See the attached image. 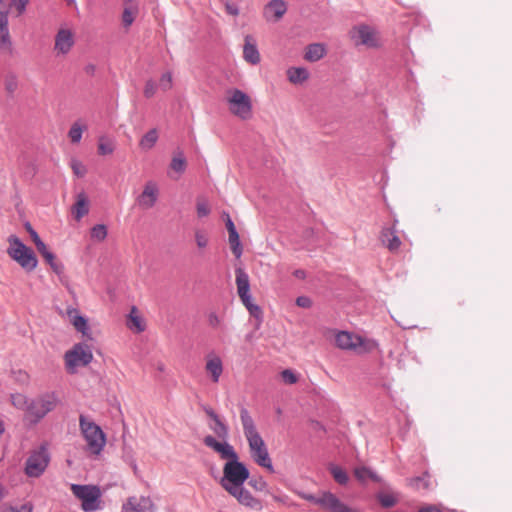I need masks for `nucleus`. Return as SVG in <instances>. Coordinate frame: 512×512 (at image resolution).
Instances as JSON below:
<instances>
[{
    "label": "nucleus",
    "instance_id": "30",
    "mask_svg": "<svg viewBox=\"0 0 512 512\" xmlns=\"http://www.w3.org/2000/svg\"><path fill=\"white\" fill-rule=\"evenodd\" d=\"M430 475L425 472L421 476L412 477L408 479V485L416 490L429 489L430 488Z\"/></svg>",
    "mask_w": 512,
    "mask_h": 512
},
{
    "label": "nucleus",
    "instance_id": "22",
    "mask_svg": "<svg viewBox=\"0 0 512 512\" xmlns=\"http://www.w3.org/2000/svg\"><path fill=\"white\" fill-rule=\"evenodd\" d=\"M71 212L77 221H80L89 212V200L85 192L77 194L75 204L72 206Z\"/></svg>",
    "mask_w": 512,
    "mask_h": 512
},
{
    "label": "nucleus",
    "instance_id": "7",
    "mask_svg": "<svg viewBox=\"0 0 512 512\" xmlns=\"http://www.w3.org/2000/svg\"><path fill=\"white\" fill-rule=\"evenodd\" d=\"M302 498L319 505L322 509L329 512H362L359 509L347 506L335 494L329 491L322 492L319 496L303 494Z\"/></svg>",
    "mask_w": 512,
    "mask_h": 512
},
{
    "label": "nucleus",
    "instance_id": "47",
    "mask_svg": "<svg viewBox=\"0 0 512 512\" xmlns=\"http://www.w3.org/2000/svg\"><path fill=\"white\" fill-rule=\"evenodd\" d=\"M196 208H197V215L200 218L206 217L210 214L209 205L205 201H198Z\"/></svg>",
    "mask_w": 512,
    "mask_h": 512
},
{
    "label": "nucleus",
    "instance_id": "44",
    "mask_svg": "<svg viewBox=\"0 0 512 512\" xmlns=\"http://www.w3.org/2000/svg\"><path fill=\"white\" fill-rule=\"evenodd\" d=\"M2 512H33L32 503L28 502L21 505L19 508H15L13 506H6L2 510Z\"/></svg>",
    "mask_w": 512,
    "mask_h": 512
},
{
    "label": "nucleus",
    "instance_id": "50",
    "mask_svg": "<svg viewBox=\"0 0 512 512\" xmlns=\"http://www.w3.org/2000/svg\"><path fill=\"white\" fill-rule=\"evenodd\" d=\"M160 83H161V87L164 90H169L172 87V75H171V73H169V72L164 73L161 76Z\"/></svg>",
    "mask_w": 512,
    "mask_h": 512
},
{
    "label": "nucleus",
    "instance_id": "58",
    "mask_svg": "<svg viewBox=\"0 0 512 512\" xmlns=\"http://www.w3.org/2000/svg\"><path fill=\"white\" fill-rule=\"evenodd\" d=\"M243 305L248 309V307H250V305H254V303L252 302V297L250 294L248 295H244V296H241L240 297Z\"/></svg>",
    "mask_w": 512,
    "mask_h": 512
},
{
    "label": "nucleus",
    "instance_id": "56",
    "mask_svg": "<svg viewBox=\"0 0 512 512\" xmlns=\"http://www.w3.org/2000/svg\"><path fill=\"white\" fill-rule=\"evenodd\" d=\"M417 512H442V509L437 505H427L420 508Z\"/></svg>",
    "mask_w": 512,
    "mask_h": 512
},
{
    "label": "nucleus",
    "instance_id": "1",
    "mask_svg": "<svg viewBox=\"0 0 512 512\" xmlns=\"http://www.w3.org/2000/svg\"><path fill=\"white\" fill-rule=\"evenodd\" d=\"M205 446L219 453L222 459L227 460L223 466V476L220 485L228 493H233L235 488L244 485L249 479V470L246 465L239 461L237 452L228 442H219L213 436L207 435L203 439Z\"/></svg>",
    "mask_w": 512,
    "mask_h": 512
},
{
    "label": "nucleus",
    "instance_id": "63",
    "mask_svg": "<svg viewBox=\"0 0 512 512\" xmlns=\"http://www.w3.org/2000/svg\"><path fill=\"white\" fill-rule=\"evenodd\" d=\"M131 468L133 469V472H134L135 474H137V473H138V467H137V464H136V462H135L134 460H133V461H131Z\"/></svg>",
    "mask_w": 512,
    "mask_h": 512
},
{
    "label": "nucleus",
    "instance_id": "11",
    "mask_svg": "<svg viewBox=\"0 0 512 512\" xmlns=\"http://www.w3.org/2000/svg\"><path fill=\"white\" fill-rule=\"evenodd\" d=\"M350 35L355 45H364L369 48L379 46L377 33L374 28L368 25H359L350 31Z\"/></svg>",
    "mask_w": 512,
    "mask_h": 512
},
{
    "label": "nucleus",
    "instance_id": "62",
    "mask_svg": "<svg viewBox=\"0 0 512 512\" xmlns=\"http://www.w3.org/2000/svg\"><path fill=\"white\" fill-rule=\"evenodd\" d=\"M369 479L375 481V482H379L380 481V478L377 476L376 473H374L373 471L370 470V474H369Z\"/></svg>",
    "mask_w": 512,
    "mask_h": 512
},
{
    "label": "nucleus",
    "instance_id": "53",
    "mask_svg": "<svg viewBox=\"0 0 512 512\" xmlns=\"http://www.w3.org/2000/svg\"><path fill=\"white\" fill-rule=\"evenodd\" d=\"M225 9L226 12L232 16H238L239 15V8L236 4L230 3L229 1L225 2Z\"/></svg>",
    "mask_w": 512,
    "mask_h": 512
},
{
    "label": "nucleus",
    "instance_id": "9",
    "mask_svg": "<svg viewBox=\"0 0 512 512\" xmlns=\"http://www.w3.org/2000/svg\"><path fill=\"white\" fill-rule=\"evenodd\" d=\"M50 462V455L45 446L33 451L26 460L25 473L29 477H39L46 470Z\"/></svg>",
    "mask_w": 512,
    "mask_h": 512
},
{
    "label": "nucleus",
    "instance_id": "46",
    "mask_svg": "<svg viewBox=\"0 0 512 512\" xmlns=\"http://www.w3.org/2000/svg\"><path fill=\"white\" fill-rule=\"evenodd\" d=\"M369 474L370 469L367 467H357L354 470V475L360 482H365L369 478Z\"/></svg>",
    "mask_w": 512,
    "mask_h": 512
},
{
    "label": "nucleus",
    "instance_id": "18",
    "mask_svg": "<svg viewBox=\"0 0 512 512\" xmlns=\"http://www.w3.org/2000/svg\"><path fill=\"white\" fill-rule=\"evenodd\" d=\"M203 409L207 416L213 421V425H210V429L218 438L223 439L224 442H226V439L229 436L228 426L220 419L219 415L211 407L205 406Z\"/></svg>",
    "mask_w": 512,
    "mask_h": 512
},
{
    "label": "nucleus",
    "instance_id": "28",
    "mask_svg": "<svg viewBox=\"0 0 512 512\" xmlns=\"http://www.w3.org/2000/svg\"><path fill=\"white\" fill-rule=\"evenodd\" d=\"M125 5L126 6L122 13V24L125 28H128L133 24L138 14V6L133 3Z\"/></svg>",
    "mask_w": 512,
    "mask_h": 512
},
{
    "label": "nucleus",
    "instance_id": "25",
    "mask_svg": "<svg viewBox=\"0 0 512 512\" xmlns=\"http://www.w3.org/2000/svg\"><path fill=\"white\" fill-rule=\"evenodd\" d=\"M326 54V48L323 44L313 43L306 47L304 58L310 62H316L322 59Z\"/></svg>",
    "mask_w": 512,
    "mask_h": 512
},
{
    "label": "nucleus",
    "instance_id": "36",
    "mask_svg": "<svg viewBox=\"0 0 512 512\" xmlns=\"http://www.w3.org/2000/svg\"><path fill=\"white\" fill-rule=\"evenodd\" d=\"M87 129V126L80 125L79 122H75L72 124L68 136L72 143L77 144L81 141L82 133Z\"/></svg>",
    "mask_w": 512,
    "mask_h": 512
},
{
    "label": "nucleus",
    "instance_id": "54",
    "mask_svg": "<svg viewBox=\"0 0 512 512\" xmlns=\"http://www.w3.org/2000/svg\"><path fill=\"white\" fill-rule=\"evenodd\" d=\"M208 323L211 327L213 328H217L220 323H221V320L219 318V316L214 313V312H211L209 315H208Z\"/></svg>",
    "mask_w": 512,
    "mask_h": 512
},
{
    "label": "nucleus",
    "instance_id": "23",
    "mask_svg": "<svg viewBox=\"0 0 512 512\" xmlns=\"http://www.w3.org/2000/svg\"><path fill=\"white\" fill-rule=\"evenodd\" d=\"M67 314L71 318L72 324L76 330L81 332L83 336L87 337L88 339H92L90 336V329L87 320L78 314V310L74 308H68Z\"/></svg>",
    "mask_w": 512,
    "mask_h": 512
},
{
    "label": "nucleus",
    "instance_id": "8",
    "mask_svg": "<svg viewBox=\"0 0 512 512\" xmlns=\"http://www.w3.org/2000/svg\"><path fill=\"white\" fill-rule=\"evenodd\" d=\"M72 493L82 501V509L86 512L96 511L99 509L100 490L96 486L90 485H71Z\"/></svg>",
    "mask_w": 512,
    "mask_h": 512
},
{
    "label": "nucleus",
    "instance_id": "40",
    "mask_svg": "<svg viewBox=\"0 0 512 512\" xmlns=\"http://www.w3.org/2000/svg\"><path fill=\"white\" fill-rule=\"evenodd\" d=\"M12 404L19 409H24L26 411V406L30 401L22 394H12L11 395Z\"/></svg>",
    "mask_w": 512,
    "mask_h": 512
},
{
    "label": "nucleus",
    "instance_id": "19",
    "mask_svg": "<svg viewBox=\"0 0 512 512\" xmlns=\"http://www.w3.org/2000/svg\"><path fill=\"white\" fill-rule=\"evenodd\" d=\"M158 198V188L155 183H146L144 190L137 198V203L144 209L152 208Z\"/></svg>",
    "mask_w": 512,
    "mask_h": 512
},
{
    "label": "nucleus",
    "instance_id": "31",
    "mask_svg": "<svg viewBox=\"0 0 512 512\" xmlns=\"http://www.w3.org/2000/svg\"><path fill=\"white\" fill-rule=\"evenodd\" d=\"M229 235V243L231 246L232 253L238 259L241 257L243 253V248L240 243V238L237 230L228 232Z\"/></svg>",
    "mask_w": 512,
    "mask_h": 512
},
{
    "label": "nucleus",
    "instance_id": "51",
    "mask_svg": "<svg viewBox=\"0 0 512 512\" xmlns=\"http://www.w3.org/2000/svg\"><path fill=\"white\" fill-rule=\"evenodd\" d=\"M296 304L301 308H310L312 306V300L307 296H299L296 299Z\"/></svg>",
    "mask_w": 512,
    "mask_h": 512
},
{
    "label": "nucleus",
    "instance_id": "2",
    "mask_svg": "<svg viewBox=\"0 0 512 512\" xmlns=\"http://www.w3.org/2000/svg\"><path fill=\"white\" fill-rule=\"evenodd\" d=\"M240 419L243 433L248 442L251 458L257 465L266 468L270 472H274L268 448L258 432L253 418L245 407H242L240 410Z\"/></svg>",
    "mask_w": 512,
    "mask_h": 512
},
{
    "label": "nucleus",
    "instance_id": "60",
    "mask_svg": "<svg viewBox=\"0 0 512 512\" xmlns=\"http://www.w3.org/2000/svg\"><path fill=\"white\" fill-rule=\"evenodd\" d=\"M27 231L29 232L33 242L37 241V238H40L38 233L31 227L29 223L26 224Z\"/></svg>",
    "mask_w": 512,
    "mask_h": 512
},
{
    "label": "nucleus",
    "instance_id": "16",
    "mask_svg": "<svg viewBox=\"0 0 512 512\" xmlns=\"http://www.w3.org/2000/svg\"><path fill=\"white\" fill-rule=\"evenodd\" d=\"M287 11L286 3L283 0H271L264 8L263 16L267 21H279Z\"/></svg>",
    "mask_w": 512,
    "mask_h": 512
},
{
    "label": "nucleus",
    "instance_id": "37",
    "mask_svg": "<svg viewBox=\"0 0 512 512\" xmlns=\"http://www.w3.org/2000/svg\"><path fill=\"white\" fill-rule=\"evenodd\" d=\"M170 167L175 172L182 174L186 169V160L182 152H179L177 156L173 157Z\"/></svg>",
    "mask_w": 512,
    "mask_h": 512
},
{
    "label": "nucleus",
    "instance_id": "13",
    "mask_svg": "<svg viewBox=\"0 0 512 512\" xmlns=\"http://www.w3.org/2000/svg\"><path fill=\"white\" fill-rule=\"evenodd\" d=\"M9 11L5 6V0H0V52L11 51L12 42L8 29Z\"/></svg>",
    "mask_w": 512,
    "mask_h": 512
},
{
    "label": "nucleus",
    "instance_id": "21",
    "mask_svg": "<svg viewBox=\"0 0 512 512\" xmlns=\"http://www.w3.org/2000/svg\"><path fill=\"white\" fill-rule=\"evenodd\" d=\"M382 244L387 247L390 252H396L401 246V240L396 234L394 227L383 228L380 235Z\"/></svg>",
    "mask_w": 512,
    "mask_h": 512
},
{
    "label": "nucleus",
    "instance_id": "32",
    "mask_svg": "<svg viewBox=\"0 0 512 512\" xmlns=\"http://www.w3.org/2000/svg\"><path fill=\"white\" fill-rule=\"evenodd\" d=\"M329 471L337 483H339L340 485L347 484V482L349 480L348 474L340 466L331 464L329 466Z\"/></svg>",
    "mask_w": 512,
    "mask_h": 512
},
{
    "label": "nucleus",
    "instance_id": "10",
    "mask_svg": "<svg viewBox=\"0 0 512 512\" xmlns=\"http://www.w3.org/2000/svg\"><path fill=\"white\" fill-rule=\"evenodd\" d=\"M93 359L89 346L83 343L75 344L65 353V363L69 372H75V368L88 365Z\"/></svg>",
    "mask_w": 512,
    "mask_h": 512
},
{
    "label": "nucleus",
    "instance_id": "43",
    "mask_svg": "<svg viewBox=\"0 0 512 512\" xmlns=\"http://www.w3.org/2000/svg\"><path fill=\"white\" fill-rule=\"evenodd\" d=\"M248 483L257 491H264L267 488V483L262 477H253Z\"/></svg>",
    "mask_w": 512,
    "mask_h": 512
},
{
    "label": "nucleus",
    "instance_id": "34",
    "mask_svg": "<svg viewBox=\"0 0 512 512\" xmlns=\"http://www.w3.org/2000/svg\"><path fill=\"white\" fill-rule=\"evenodd\" d=\"M115 150V144L114 141L106 138V137H100L99 143H98V153L102 156L110 155Z\"/></svg>",
    "mask_w": 512,
    "mask_h": 512
},
{
    "label": "nucleus",
    "instance_id": "52",
    "mask_svg": "<svg viewBox=\"0 0 512 512\" xmlns=\"http://www.w3.org/2000/svg\"><path fill=\"white\" fill-rule=\"evenodd\" d=\"M247 310L249 311L251 316H253L259 320L262 319V310L258 305H256V304L250 305V307H248Z\"/></svg>",
    "mask_w": 512,
    "mask_h": 512
},
{
    "label": "nucleus",
    "instance_id": "5",
    "mask_svg": "<svg viewBox=\"0 0 512 512\" xmlns=\"http://www.w3.org/2000/svg\"><path fill=\"white\" fill-rule=\"evenodd\" d=\"M59 403L54 392L46 393L35 400H31L26 406L25 417L31 423L36 424L49 412L53 411Z\"/></svg>",
    "mask_w": 512,
    "mask_h": 512
},
{
    "label": "nucleus",
    "instance_id": "17",
    "mask_svg": "<svg viewBox=\"0 0 512 512\" xmlns=\"http://www.w3.org/2000/svg\"><path fill=\"white\" fill-rule=\"evenodd\" d=\"M74 45V36L69 29H60L55 36L54 49L59 54L66 55Z\"/></svg>",
    "mask_w": 512,
    "mask_h": 512
},
{
    "label": "nucleus",
    "instance_id": "6",
    "mask_svg": "<svg viewBox=\"0 0 512 512\" xmlns=\"http://www.w3.org/2000/svg\"><path fill=\"white\" fill-rule=\"evenodd\" d=\"M227 104L229 111L242 120L252 117V101L248 94L234 88L227 91Z\"/></svg>",
    "mask_w": 512,
    "mask_h": 512
},
{
    "label": "nucleus",
    "instance_id": "55",
    "mask_svg": "<svg viewBox=\"0 0 512 512\" xmlns=\"http://www.w3.org/2000/svg\"><path fill=\"white\" fill-rule=\"evenodd\" d=\"M38 252L44 256L46 253L50 252V250H48L46 244L41 240V238H37V241L34 242Z\"/></svg>",
    "mask_w": 512,
    "mask_h": 512
},
{
    "label": "nucleus",
    "instance_id": "20",
    "mask_svg": "<svg viewBox=\"0 0 512 512\" xmlns=\"http://www.w3.org/2000/svg\"><path fill=\"white\" fill-rule=\"evenodd\" d=\"M243 57L248 63L252 65H257L261 60L256 41L251 35H247L245 37Z\"/></svg>",
    "mask_w": 512,
    "mask_h": 512
},
{
    "label": "nucleus",
    "instance_id": "49",
    "mask_svg": "<svg viewBox=\"0 0 512 512\" xmlns=\"http://www.w3.org/2000/svg\"><path fill=\"white\" fill-rule=\"evenodd\" d=\"M28 3L29 0H11V6L16 8L18 16L22 15L26 11Z\"/></svg>",
    "mask_w": 512,
    "mask_h": 512
},
{
    "label": "nucleus",
    "instance_id": "24",
    "mask_svg": "<svg viewBox=\"0 0 512 512\" xmlns=\"http://www.w3.org/2000/svg\"><path fill=\"white\" fill-rule=\"evenodd\" d=\"M206 372L211 376L214 383H218L223 372L222 360L219 356L209 357L205 365Z\"/></svg>",
    "mask_w": 512,
    "mask_h": 512
},
{
    "label": "nucleus",
    "instance_id": "42",
    "mask_svg": "<svg viewBox=\"0 0 512 512\" xmlns=\"http://www.w3.org/2000/svg\"><path fill=\"white\" fill-rule=\"evenodd\" d=\"M195 241L198 248L204 249L207 247L209 239L208 236L203 231L197 230L195 232Z\"/></svg>",
    "mask_w": 512,
    "mask_h": 512
},
{
    "label": "nucleus",
    "instance_id": "35",
    "mask_svg": "<svg viewBox=\"0 0 512 512\" xmlns=\"http://www.w3.org/2000/svg\"><path fill=\"white\" fill-rule=\"evenodd\" d=\"M46 263L51 267L53 272H55L57 275H61L64 272V265L57 261L56 256L50 251L46 253L44 256H42Z\"/></svg>",
    "mask_w": 512,
    "mask_h": 512
},
{
    "label": "nucleus",
    "instance_id": "45",
    "mask_svg": "<svg viewBox=\"0 0 512 512\" xmlns=\"http://www.w3.org/2000/svg\"><path fill=\"white\" fill-rule=\"evenodd\" d=\"M282 380L287 384H295L298 381L297 375L290 369L281 372Z\"/></svg>",
    "mask_w": 512,
    "mask_h": 512
},
{
    "label": "nucleus",
    "instance_id": "59",
    "mask_svg": "<svg viewBox=\"0 0 512 512\" xmlns=\"http://www.w3.org/2000/svg\"><path fill=\"white\" fill-rule=\"evenodd\" d=\"M6 89L7 91H9L10 93L14 92L15 89H16V80H15V77H12L11 80H8L6 82Z\"/></svg>",
    "mask_w": 512,
    "mask_h": 512
},
{
    "label": "nucleus",
    "instance_id": "12",
    "mask_svg": "<svg viewBox=\"0 0 512 512\" xmlns=\"http://www.w3.org/2000/svg\"><path fill=\"white\" fill-rule=\"evenodd\" d=\"M335 342L337 347L343 350H354L358 353H365V341L362 337L347 331H340L336 334Z\"/></svg>",
    "mask_w": 512,
    "mask_h": 512
},
{
    "label": "nucleus",
    "instance_id": "41",
    "mask_svg": "<svg viewBox=\"0 0 512 512\" xmlns=\"http://www.w3.org/2000/svg\"><path fill=\"white\" fill-rule=\"evenodd\" d=\"M71 168L77 177H83L87 172L86 167L77 159L71 160Z\"/></svg>",
    "mask_w": 512,
    "mask_h": 512
},
{
    "label": "nucleus",
    "instance_id": "38",
    "mask_svg": "<svg viewBox=\"0 0 512 512\" xmlns=\"http://www.w3.org/2000/svg\"><path fill=\"white\" fill-rule=\"evenodd\" d=\"M377 499L384 508H391L396 505L397 499L388 493H378Z\"/></svg>",
    "mask_w": 512,
    "mask_h": 512
},
{
    "label": "nucleus",
    "instance_id": "33",
    "mask_svg": "<svg viewBox=\"0 0 512 512\" xmlns=\"http://www.w3.org/2000/svg\"><path fill=\"white\" fill-rule=\"evenodd\" d=\"M130 323L128 324L129 328L135 330L137 333L143 332L145 330V324L140 316L136 314V308L133 307L131 313L129 315Z\"/></svg>",
    "mask_w": 512,
    "mask_h": 512
},
{
    "label": "nucleus",
    "instance_id": "48",
    "mask_svg": "<svg viewBox=\"0 0 512 512\" xmlns=\"http://www.w3.org/2000/svg\"><path fill=\"white\" fill-rule=\"evenodd\" d=\"M156 93V84L153 80H147L144 87V96L146 98H151Z\"/></svg>",
    "mask_w": 512,
    "mask_h": 512
},
{
    "label": "nucleus",
    "instance_id": "14",
    "mask_svg": "<svg viewBox=\"0 0 512 512\" xmlns=\"http://www.w3.org/2000/svg\"><path fill=\"white\" fill-rule=\"evenodd\" d=\"M123 512H154V504L149 497H129L123 504Z\"/></svg>",
    "mask_w": 512,
    "mask_h": 512
},
{
    "label": "nucleus",
    "instance_id": "15",
    "mask_svg": "<svg viewBox=\"0 0 512 512\" xmlns=\"http://www.w3.org/2000/svg\"><path fill=\"white\" fill-rule=\"evenodd\" d=\"M229 494L235 497L241 505H244L250 509L260 511L263 507L261 501L255 498L248 490H246L243 485L235 488V491Z\"/></svg>",
    "mask_w": 512,
    "mask_h": 512
},
{
    "label": "nucleus",
    "instance_id": "64",
    "mask_svg": "<svg viewBox=\"0 0 512 512\" xmlns=\"http://www.w3.org/2000/svg\"><path fill=\"white\" fill-rule=\"evenodd\" d=\"M94 70H95V66H94V65H88V66L86 67V71H87L88 73H93V72H94Z\"/></svg>",
    "mask_w": 512,
    "mask_h": 512
},
{
    "label": "nucleus",
    "instance_id": "61",
    "mask_svg": "<svg viewBox=\"0 0 512 512\" xmlns=\"http://www.w3.org/2000/svg\"><path fill=\"white\" fill-rule=\"evenodd\" d=\"M294 275H295L297 278H300V279H304V278L306 277V273H305V271H304V270H301V269L296 270V271L294 272Z\"/></svg>",
    "mask_w": 512,
    "mask_h": 512
},
{
    "label": "nucleus",
    "instance_id": "27",
    "mask_svg": "<svg viewBox=\"0 0 512 512\" xmlns=\"http://www.w3.org/2000/svg\"><path fill=\"white\" fill-rule=\"evenodd\" d=\"M288 80L293 84H301L309 78V72L304 67H290L287 70Z\"/></svg>",
    "mask_w": 512,
    "mask_h": 512
},
{
    "label": "nucleus",
    "instance_id": "26",
    "mask_svg": "<svg viewBox=\"0 0 512 512\" xmlns=\"http://www.w3.org/2000/svg\"><path fill=\"white\" fill-rule=\"evenodd\" d=\"M236 285L239 297L250 294L249 276L241 268L236 269Z\"/></svg>",
    "mask_w": 512,
    "mask_h": 512
},
{
    "label": "nucleus",
    "instance_id": "29",
    "mask_svg": "<svg viewBox=\"0 0 512 512\" xmlns=\"http://www.w3.org/2000/svg\"><path fill=\"white\" fill-rule=\"evenodd\" d=\"M157 140H158V131H157V129L153 128V129H150L146 134L143 135V137L141 138V140L139 142V146L143 150H150L155 146Z\"/></svg>",
    "mask_w": 512,
    "mask_h": 512
},
{
    "label": "nucleus",
    "instance_id": "4",
    "mask_svg": "<svg viewBox=\"0 0 512 512\" xmlns=\"http://www.w3.org/2000/svg\"><path fill=\"white\" fill-rule=\"evenodd\" d=\"M8 242L9 248L7 249V254L24 270L28 272L33 271L38 263L34 251L24 245L15 235H11L8 238Z\"/></svg>",
    "mask_w": 512,
    "mask_h": 512
},
{
    "label": "nucleus",
    "instance_id": "57",
    "mask_svg": "<svg viewBox=\"0 0 512 512\" xmlns=\"http://www.w3.org/2000/svg\"><path fill=\"white\" fill-rule=\"evenodd\" d=\"M224 214L226 216V228H227L228 232L235 231L236 227H235L232 219L230 218L229 214L228 213H224Z\"/></svg>",
    "mask_w": 512,
    "mask_h": 512
},
{
    "label": "nucleus",
    "instance_id": "39",
    "mask_svg": "<svg viewBox=\"0 0 512 512\" xmlns=\"http://www.w3.org/2000/svg\"><path fill=\"white\" fill-rule=\"evenodd\" d=\"M91 237L103 241L107 237V227L104 224H97L91 229Z\"/></svg>",
    "mask_w": 512,
    "mask_h": 512
},
{
    "label": "nucleus",
    "instance_id": "3",
    "mask_svg": "<svg viewBox=\"0 0 512 512\" xmlns=\"http://www.w3.org/2000/svg\"><path fill=\"white\" fill-rule=\"evenodd\" d=\"M79 427L86 441L87 450L93 455H99L106 445V436L101 427L84 415L79 417Z\"/></svg>",
    "mask_w": 512,
    "mask_h": 512
}]
</instances>
